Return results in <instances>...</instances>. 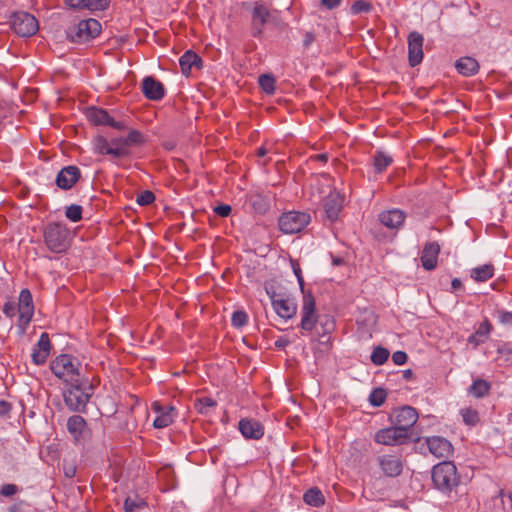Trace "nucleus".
I'll return each mask as SVG.
<instances>
[{
    "label": "nucleus",
    "instance_id": "c03bdc74",
    "mask_svg": "<svg viewBox=\"0 0 512 512\" xmlns=\"http://www.w3.org/2000/svg\"><path fill=\"white\" fill-rule=\"evenodd\" d=\"M110 146L112 149H120L123 151L122 158L130 154V150L127 147L125 137H116L111 139Z\"/></svg>",
    "mask_w": 512,
    "mask_h": 512
},
{
    "label": "nucleus",
    "instance_id": "09e8293b",
    "mask_svg": "<svg viewBox=\"0 0 512 512\" xmlns=\"http://www.w3.org/2000/svg\"><path fill=\"white\" fill-rule=\"evenodd\" d=\"M155 200V195L152 191L145 190L141 192L136 199L137 204L140 206H147Z\"/></svg>",
    "mask_w": 512,
    "mask_h": 512
},
{
    "label": "nucleus",
    "instance_id": "20e7f679",
    "mask_svg": "<svg viewBox=\"0 0 512 512\" xmlns=\"http://www.w3.org/2000/svg\"><path fill=\"white\" fill-rule=\"evenodd\" d=\"M432 481L443 493H449L459 484L456 466L450 461L435 465L432 469Z\"/></svg>",
    "mask_w": 512,
    "mask_h": 512
},
{
    "label": "nucleus",
    "instance_id": "412c9836",
    "mask_svg": "<svg viewBox=\"0 0 512 512\" xmlns=\"http://www.w3.org/2000/svg\"><path fill=\"white\" fill-rule=\"evenodd\" d=\"M324 212L326 218L330 222L338 219L339 213L342 209V198L336 192H331L324 200Z\"/></svg>",
    "mask_w": 512,
    "mask_h": 512
},
{
    "label": "nucleus",
    "instance_id": "a211bd4d",
    "mask_svg": "<svg viewBox=\"0 0 512 512\" xmlns=\"http://www.w3.org/2000/svg\"><path fill=\"white\" fill-rule=\"evenodd\" d=\"M239 431L246 439L258 440L264 435L263 425L252 418H243L239 421Z\"/></svg>",
    "mask_w": 512,
    "mask_h": 512
},
{
    "label": "nucleus",
    "instance_id": "e2e57ef3",
    "mask_svg": "<svg viewBox=\"0 0 512 512\" xmlns=\"http://www.w3.org/2000/svg\"><path fill=\"white\" fill-rule=\"evenodd\" d=\"M315 41V35L312 32H306L304 35L303 46L308 48Z\"/></svg>",
    "mask_w": 512,
    "mask_h": 512
},
{
    "label": "nucleus",
    "instance_id": "f257e3e1",
    "mask_svg": "<svg viewBox=\"0 0 512 512\" xmlns=\"http://www.w3.org/2000/svg\"><path fill=\"white\" fill-rule=\"evenodd\" d=\"M300 316L299 327L303 333H308L321 344H327L330 341V334L335 328L334 321L330 317L318 318L315 299L311 293L303 295Z\"/></svg>",
    "mask_w": 512,
    "mask_h": 512
},
{
    "label": "nucleus",
    "instance_id": "9d476101",
    "mask_svg": "<svg viewBox=\"0 0 512 512\" xmlns=\"http://www.w3.org/2000/svg\"><path fill=\"white\" fill-rule=\"evenodd\" d=\"M18 313V328L20 334H24L34 315L33 299L29 289L25 288L20 291Z\"/></svg>",
    "mask_w": 512,
    "mask_h": 512
},
{
    "label": "nucleus",
    "instance_id": "ea45409f",
    "mask_svg": "<svg viewBox=\"0 0 512 512\" xmlns=\"http://www.w3.org/2000/svg\"><path fill=\"white\" fill-rule=\"evenodd\" d=\"M82 206L77 204H71L66 207L65 216L72 222H78L82 219Z\"/></svg>",
    "mask_w": 512,
    "mask_h": 512
},
{
    "label": "nucleus",
    "instance_id": "58836bf2",
    "mask_svg": "<svg viewBox=\"0 0 512 512\" xmlns=\"http://www.w3.org/2000/svg\"><path fill=\"white\" fill-rule=\"evenodd\" d=\"M216 406V401L210 397H202L196 400L195 407L201 414H207L210 408Z\"/></svg>",
    "mask_w": 512,
    "mask_h": 512
},
{
    "label": "nucleus",
    "instance_id": "9b49d317",
    "mask_svg": "<svg viewBox=\"0 0 512 512\" xmlns=\"http://www.w3.org/2000/svg\"><path fill=\"white\" fill-rule=\"evenodd\" d=\"M410 438V434H406L403 429L395 425L378 430L374 436L376 443L388 446L405 444Z\"/></svg>",
    "mask_w": 512,
    "mask_h": 512
},
{
    "label": "nucleus",
    "instance_id": "8fccbe9b",
    "mask_svg": "<svg viewBox=\"0 0 512 512\" xmlns=\"http://www.w3.org/2000/svg\"><path fill=\"white\" fill-rule=\"evenodd\" d=\"M48 356H49L48 353H44L43 351L38 350L36 348L33 349V352L31 355L32 361L36 365H43L46 362Z\"/></svg>",
    "mask_w": 512,
    "mask_h": 512
},
{
    "label": "nucleus",
    "instance_id": "aec40b11",
    "mask_svg": "<svg viewBox=\"0 0 512 512\" xmlns=\"http://www.w3.org/2000/svg\"><path fill=\"white\" fill-rule=\"evenodd\" d=\"M405 218V212L396 208L383 211L379 214V221L389 229L400 228L403 225Z\"/></svg>",
    "mask_w": 512,
    "mask_h": 512
},
{
    "label": "nucleus",
    "instance_id": "5701e85b",
    "mask_svg": "<svg viewBox=\"0 0 512 512\" xmlns=\"http://www.w3.org/2000/svg\"><path fill=\"white\" fill-rule=\"evenodd\" d=\"M202 63L201 57L192 50L186 51L179 59L181 72L186 77L190 75L193 68L201 69Z\"/></svg>",
    "mask_w": 512,
    "mask_h": 512
},
{
    "label": "nucleus",
    "instance_id": "6e6d98bb",
    "mask_svg": "<svg viewBox=\"0 0 512 512\" xmlns=\"http://www.w3.org/2000/svg\"><path fill=\"white\" fill-rule=\"evenodd\" d=\"M231 206L227 204H221L214 208V212L220 217H228L231 213Z\"/></svg>",
    "mask_w": 512,
    "mask_h": 512
},
{
    "label": "nucleus",
    "instance_id": "a878e982",
    "mask_svg": "<svg viewBox=\"0 0 512 512\" xmlns=\"http://www.w3.org/2000/svg\"><path fill=\"white\" fill-rule=\"evenodd\" d=\"M86 117L94 125L109 126L112 120V117L106 110L97 107H89L86 110Z\"/></svg>",
    "mask_w": 512,
    "mask_h": 512
},
{
    "label": "nucleus",
    "instance_id": "7c9ffc66",
    "mask_svg": "<svg viewBox=\"0 0 512 512\" xmlns=\"http://www.w3.org/2000/svg\"><path fill=\"white\" fill-rule=\"evenodd\" d=\"M490 384L483 379L475 380L469 388V393L476 398H482L488 394Z\"/></svg>",
    "mask_w": 512,
    "mask_h": 512
},
{
    "label": "nucleus",
    "instance_id": "4468645a",
    "mask_svg": "<svg viewBox=\"0 0 512 512\" xmlns=\"http://www.w3.org/2000/svg\"><path fill=\"white\" fill-rule=\"evenodd\" d=\"M270 12L261 2H255L251 13L252 35L259 37L263 33L264 25L268 22Z\"/></svg>",
    "mask_w": 512,
    "mask_h": 512
},
{
    "label": "nucleus",
    "instance_id": "1a4fd4ad",
    "mask_svg": "<svg viewBox=\"0 0 512 512\" xmlns=\"http://www.w3.org/2000/svg\"><path fill=\"white\" fill-rule=\"evenodd\" d=\"M10 22L13 31L21 37H30L39 29L37 19L32 14L24 11L13 13Z\"/></svg>",
    "mask_w": 512,
    "mask_h": 512
},
{
    "label": "nucleus",
    "instance_id": "864d4df0",
    "mask_svg": "<svg viewBox=\"0 0 512 512\" xmlns=\"http://www.w3.org/2000/svg\"><path fill=\"white\" fill-rule=\"evenodd\" d=\"M408 356L404 351H396L392 355V361L396 365H403L407 362Z\"/></svg>",
    "mask_w": 512,
    "mask_h": 512
},
{
    "label": "nucleus",
    "instance_id": "4be33fe9",
    "mask_svg": "<svg viewBox=\"0 0 512 512\" xmlns=\"http://www.w3.org/2000/svg\"><path fill=\"white\" fill-rule=\"evenodd\" d=\"M440 246L437 242L427 243L422 251L421 262L424 269L430 271L437 266Z\"/></svg>",
    "mask_w": 512,
    "mask_h": 512
},
{
    "label": "nucleus",
    "instance_id": "774afa93",
    "mask_svg": "<svg viewBox=\"0 0 512 512\" xmlns=\"http://www.w3.org/2000/svg\"><path fill=\"white\" fill-rule=\"evenodd\" d=\"M451 286H452V289L453 290H457L459 288L462 287V282L460 281V279L458 278H454L452 281H451Z\"/></svg>",
    "mask_w": 512,
    "mask_h": 512
},
{
    "label": "nucleus",
    "instance_id": "338daca9",
    "mask_svg": "<svg viewBox=\"0 0 512 512\" xmlns=\"http://www.w3.org/2000/svg\"><path fill=\"white\" fill-rule=\"evenodd\" d=\"M497 352L499 354H506V353H510L511 352V348L508 344H503L502 346H500L498 349H497Z\"/></svg>",
    "mask_w": 512,
    "mask_h": 512
},
{
    "label": "nucleus",
    "instance_id": "0e129e2a",
    "mask_svg": "<svg viewBox=\"0 0 512 512\" xmlns=\"http://www.w3.org/2000/svg\"><path fill=\"white\" fill-rule=\"evenodd\" d=\"M109 126L117 130H125L127 128L124 121H115L113 118Z\"/></svg>",
    "mask_w": 512,
    "mask_h": 512
},
{
    "label": "nucleus",
    "instance_id": "e433bc0d",
    "mask_svg": "<svg viewBox=\"0 0 512 512\" xmlns=\"http://www.w3.org/2000/svg\"><path fill=\"white\" fill-rule=\"evenodd\" d=\"M250 201L254 210L259 214H264L269 208L268 201L260 194L252 195Z\"/></svg>",
    "mask_w": 512,
    "mask_h": 512
},
{
    "label": "nucleus",
    "instance_id": "473e14b6",
    "mask_svg": "<svg viewBox=\"0 0 512 512\" xmlns=\"http://www.w3.org/2000/svg\"><path fill=\"white\" fill-rule=\"evenodd\" d=\"M173 410L174 409L170 407L169 411H160L159 415L153 421V426L158 429L168 427L173 422V416L171 414ZM156 411L159 412L158 408H156Z\"/></svg>",
    "mask_w": 512,
    "mask_h": 512
},
{
    "label": "nucleus",
    "instance_id": "39448f33",
    "mask_svg": "<svg viewBox=\"0 0 512 512\" xmlns=\"http://www.w3.org/2000/svg\"><path fill=\"white\" fill-rule=\"evenodd\" d=\"M101 32V24L98 20L89 18L81 20L66 30L67 39L73 43H85L96 38Z\"/></svg>",
    "mask_w": 512,
    "mask_h": 512
},
{
    "label": "nucleus",
    "instance_id": "5fc2aeb1",
    "mask_svg": "<svg viewBox=\"0 0 512 512\" xmlns=\"http://www.w3.org/2000/svg\"><path fill=\"white\" fill-rule=\"evenodd\" d=\"M2 311L3 313L9 317V318H13L16 314V306H15V303L12 302V301H8L6 302L4 305H3V308H2Z\"/></svg>",
    "mask_w": 512,
    "mask_h": 512
},
{
    "label": "nucleus",
    "instance_id": "a18cd8bd",
    "mask_svg": "<svg viewBox=\"0 0 512 512\" xmlns=\"http://www.w3.org/2000/svg\"><path fill=\"white\" fill-rule=\"evenodd\" d=\"M108 6L109 0H86V9L90 11H102Z\"/></svg>",
    "mask_w": 512,
    "mask_h": 512
},
{
    "label": "nucleus",
    "instance_id": "0eeeda50",
    "mask_svg": "<svg viewBox=\"0 0 512 512\" xmlns=\"http://www.w3.org/2000/svg\"><path fill=\"white\" fill-rule=\"evenodd\" d=\"M276 314L285 319L293 318L297 313V303L294 299L282 293H277L273 287L265 288Z\"/></svg>",
    "mask_w": 512,
    "mask_h": 512
},
{
    "label": "nucleus",
    "instance_id": "a19ab883",
    "mask_svg": "<svg viewBox=\"0 0 512 512\" xmlns=\"http://www.w3.org/2000/svg\"><path fill=\"white\" fill-rule=\"evenodd\" d=\"M259 85L263 91L272 94L275 90V79L271 75L263 74L259 77Z\"/></svg>",
    "mask_w": 512,
    "mask_h": 512
},
{
    "label": "nucleus",
    "instance_id": "393cba45",
    "mask_svg": "<svg viewBox=\"0 0 512 512\" xmlns=\"http://www.w3.org/2000/svg\"><path fill=\"white\" fill-rule=\"evenodd\" d=\"M455 67L461 75L469 77L478 72L479 63L476 59L467 56L457 60Z\"/></svg>",
    "mask_w": 512,
    "mask_h": 512
},
{
    "label": "nucleus",
    "instance_id": "79ce46f5",
    "mask_svg": "<svg viewBox=\"0 0 512 512\" xmlns=\"http://www.w3.org/2000/svg\"><path fill=\"white\" fill-rule=\"evenodd\" d=\"M125 141L129 149L131 146L141 145L144 142V136L138 130H131L125 137Z\"/></svg>",
    "mask_w": 512,
    "mask_h": 512
},
{
    "label": "nucleus",
    "instance_id": "f03ea898",
    "mask_svg": "<svg viewBox=\"0 0 512 512\" xmlns=\"http://www.w3.org/2000/svg\"><path fill=\"white\" fill-rule=\"evenodd\" d=\"M93 395V386L87 379L69 383L63 391L65 405L70 411L83 412Z\"/></svg>",
    "mask_w": 512,
    "mask_h": 512
},
{
    "label": "nucleus",
    "instance_id": "6ab92c4d",
    "mask_svg": "<svg viewBox=\"0 0 512 512\" xmlns=\"http://www.w3.org/2000/svg\"><path fill=\"white\" fill-rule=\"evenodd\" d=\"M142 92L149 100L158 101L164 97L165 89L160 81L147 76L142 81Z\"/></svg>",
    "mask_w": 512,
    "mask_h": 512
},
{
    "label": "nucleus",
    "instance_id": "c85d7f7f",
    "mask_svg": "<svg viewBox=\"0 0 512 512\" xmlns=\"http://www.w3.org/2000/svg\"><path fill=\"white\" fill-rule=\"evenodd\" d=\"M85 426L86 421L80 415H73L67 420V430L75 439L81 436Z\"/></svg>",
    "mask_w": 512,
    "mask_h": 512
},
{
    "label": "nucleus",
    "instance_id": "b1692460",
    "mask_svg": "<svg viewBox=\"0 0 512 512\" xmlns=\"http://www.w3.org/2000/svg\"><path fill=\"white\" fill-rule=\"evenodd\" d=\"M491 331L492 325L488 319H485L479 324L476 331L468 337L467 342L476 348L488 339Z\"/></svg>",
    "mask_w": 512,
    "mask_h": 512
},
{
    "label": "nucleus",
    "instance_id": "423d86ee",
    "mask_svg": "<svg viewBox=\"0 0 512 512\" xmlns=\"http://www.w3.org/2000/svg\"><path fill=\"white\" fill-rule=\"evenodd\" d=\"M44 241L53 253H63L70 246L69 230L60 223H50L44 230Z\"/></svg>",
    "mask_w": 512,
    "mask_h": 512
},
{
    "label": "nucleus",
    "instance_id": "680f3d73",
    "mask_svg": "<svg viewBox=\"0 0 512 512\" xmlns=\"http://www.w3.org/2000/svg\"><path fill=\"white\" fill-rule=\"evenodd\" d=\"M291 341L286 337H279L274 345L278 349H285L288 345H290Z\"/></svg>",
    "mask_w": 512,
    "mask_h": 512
},
{
    "label": "nucleus",
    "instance_id": "c756f323",
    "mask_svg": "<svg viewBox=\"0 0 512 512\" xmlns=\"http://www.w3.org/2000/svg\"><path fill=\"white\" fill-rule=\"evenodd\" d=\"M303 500L310 506L319 507L324 504V495L320 489L313 487L304 493Z\"/></svg>",
    "mask_w": 512,
    "mask_h": 512
},
{
    "label": "nucleus",
    "instance_id": "603ef678",
    "mask_svg": "<svg viewBox=\"0 0 512 512\" xmlns=\"http://www.w3.org/2000/svg\"><path fill=\"white\" fill-rule=\"evenodd\" d=\"M18 492V487L15 484H5L0 489V495L5 497L13 496Z\"/></svg>",
    "mask_w": 512,
    "mask_h": 512
},
{
    "label": "nucleus",
    "instance_id": "cd10ccee",
    "mask_svg": "<svg viewBox=\"0 0 512 512\" xmlns=\"http://www.w3.org/2000/svg\"><path fill=\"white\" fill-rule=\"evenodd\" d=\"M494 275V266L492 264H484L471 269L470 276L476 282H486Z\"/></svg>",
    "mask_w": 512,
    "mask_h": 512
},
{
    "label": "nucleus",
    "instance_id": "4d7b16f0",
    "mask_svg": "<svg viewBox=\"0 0 512 512\" xmlns=\"http://www.w3.org/2000/svg\"><path fill=\"white\" fill-rule=\"evenodd\" d=\"M65 3L73 9H86V0H65Z\"/></svg>",
    "mask_w": 512,
    "mask_h": 512
},
{
    "label": "nucleus",
    "instance_id": "f3484780",
    "mask_svg": "<svg viewBox=\"0 0 512 512\" xmlns=\"http://www.w3.org/2000/svg\"><path fill=\"white\" fill-rule=\"evenodd\" d=\"M378 463L387 477H397L403 470L402 460L396 455H382L378 458Z\"/></svg>",
    "mask_w": 512,
    "mask_h": 512
},
{
    "label": "nucleus",
    "instance_id": "4c0bfd02",
    "mask_svg": "<svg viewBox=\"0 0 512 512\" xmlns=\"http://www.w3.org/2000/svg\"><path fill=\"white\" fill-rule=\"evenodd\" d=\"M460 413H461L463 422L466 425L475 426L480 420L479 414L475 409L464 408V409H461Z\"/></svg>",
    "mask_w": 512,
    "mask_h": 512
},
{
    "label": "nucleus",
    "instance_id": "de8ad7c7",
    "mask_svg": "<svg viewBox=\"0 0 512 512\" xmlns=\"http://www.w3.org/2000/svg\"><path fill=\"white\" fill-rule=\"evenodd\" d=\"M35 348L38 349V350L43 351L44 353L50 354L51 343H50V338H49L48 333L43 332L40 335V338H39Z\"/></svg>",
    "mask_w": 512,
    "mask_h": 512
},
{
    "label": "nucleus",
    "instance_id": "2eb2a0df",
    "mask_svg": "<svg viewBox=\"0 0 512 512\" xmlns=\"http://www.w3.org/2000/svg\"><path fill=\"white\" fill-rule=\"evenodd\" d=\"M81 177L80 169L75 165L63 167L57 174L56 185L63 190L71 189Z\"/></svg>",
    "mask_w": 512,
    "mask_h": 512
},
{
    "label": "nucleus",
    "instance_id": "ddd939ff",
    "mask_svg": "<svg viewBox=\"0 0 512 512\" xmlns=\"http://www.w3.org/2000/svg\"><path fill=\"white\" fill-rule=\"evenodd\" d=\"M418 420V413L411 406H404L395 412L394 425L411 435V429Z\"/></svg>",
    "mask_w": 512,
    "mask_h": 512
},
{
    "label": "nucleus",
    "instance_id": "37998d69",
    "mask_svg": "<svg viewBox=\"0 0 512 512\" xmlns=\"http://www.w3.org/2000/svg\"><path fill=\"white\" fill-rule=\"evenodd\" d=\"M247 321H248V316H247L246 312L241 311V310L233 312L232 317H231V323L234 327H236V328L243 327L244 325H246Z\"/></svg>",
    "mask_w": 512,
    "mask_h": 512
},
{
    "label": "nucleus",
    "instance_id": "bb28decb",
    "mask_svg": "<svg viewBox=\"0 0 512 512\" xmlns=\"http://www.w3.org/2000/svg\"><path fill=\"white\" fill-rule=\"evenodd\" d=\"M95 151L101 155H111L115 158H122L123 151L120 149H112L110 142L101 135L94 138Z\"/></svg>",
    "mask_w": 512,
    "mask_h": 512
},
{
    "label": "nucleus",
    "instance_id": "7ed1b4c3",
    "mask_svg": "<svg viewBox=\"0 0 512 512\" xmlns=\"http://www.w3.org/2000/svg\"><path fill=\"white\" fill-rule=\"evenodd\" d=\"M52 373L65 383H74L82 379L80 369L81 363L79 359L73 355L61 354L53 359L50 363Z\"/></svg>",
    "mask_w": 512,
    "mask_h": 512
},
{
    "label": "nucleus",
    "instance_id": "f704fd0d",
    "mask_svg": "<svg viewBox=\"0 0 512 512\" xmlns=\"http://www.w3.org/2000/svg\"><path fill=\"white\" fill-rule=\"evenodd\" d=\"M387 392L383 388H375L369 395V403L374 407H380L386 400Z\"/></svg>",
    "mask_w": 512,
    "mask_h": 512
},
{
    "label": "nucleus",
    "instance_id": "13d9d810",
    "mask_svg": "<svg viewBox=\"0 0 512 512\" xmlns=\"http://www.w3.org/2000/svg\"><path fill=\"white\" fill-rule=\"evenodd\" d=\"M11 404L5 400H0V416H9L11 411Z\"/></svg>",
    "mask_w": 512,
    "mask_h": 512
},
{
    "label": "nucleus",
    "instance_id": "c9c22d12",
    "mask_svg": "<svg viewBox=\"0 0 512 512\" xmlns=\"http://www.w3.org/2000/svg\"><path fill=\"white\" fill-rule=\"evenodd\" d=\"M146 505V502L138 497H127L124 501V510L125 512H135Z\"/></svg>",
    "mask_w": 512,
    "mask_h": 512
},
{
    "label": "nucleus",
    "instance_id": "49530a36",
    "mask_svg": "<svg viewBox=\"0 0 512 512\" xmlns=\"http://www.w3.org/2000/svg\"><path fill=\"white\" fill-rule=\"evenodd\" d=\"M371 9V4L364 0H356L351 6V11L353 14L367 13Z\"/></svg>",
    "mask_w": 512,
    "mask_h": 512
},
{
    "label": "nucleus",
    "instance_id": "052dcab7",
    "mask_svg": "<svg viewBox=\"0 0 512 512\" xmlns=\"http://www.w3.org/2000/svg\"><path fill=\"white\" fill-rule=\"evenodd\" d=\"M341 3V0H321V5L325 8L332 10L338 7Z\"/></svg>",
    "mask_w": 512,
    "mask_h": 512
},
{
    "label": "nucleus",
    "instance_id": "69168bd1",
    "mask_svg": "<svg viewBox=\"0 0 512 512\" xmlns=\"http://www.w3.org/2000/svg\"><path fill=\"white\" fill-rule=\"evenodd\" d=\"M64 474L68 478L74 477L75 474H76V467L73 466V465H69V466L64 467Z\"/></svg>",
    "mask_w": 512,
    "mask_h": 512
},
{
    "label": "nucleus",
    "instance_id": "6e6552de",
    "mask_svg": "<svg viewBox=\"0 0 512 512\" xmlns=\"http://www.w3.org/2000/svg\"><path fill=\"white\" fill-rule=\"evenodd\" d=\"M310 221L311 217L308 213L289 211L280 216L278 225L284 234H296L301 232Z\"/></svg>",
    "mask_w": 512,
    "mask_h": 512
},
{
    "label": "nucleus",
    "instance_id": "3c124183",
    "mask_svg": "<svg viewBox=\"0 0 512 512\" xmlns=\"http://www.w3.org/2000/svg\"><path fill=\"white\" fill-rule=\"evenodd\" d=\"M498 321L503 325H512V312L497 310Z\"/></svg>",
    "mask_w": 512,
    "mask_h": 512
},
{
    "label": "nucleus",
    "instance_id": "dca6fc26",
    "mask_svg": "<svg viewBox=\"0 0 512 512\" xmlns=\"http://www.w3.org/2000/svg\"><path fill=\"white\" fill-rule=\"evenodd\" d=\"M426 444L429 452L436 458H448L453 452L452 444L440 436L426 438Z\"/></svg>",
    "mask_w": 512,
    "mask_h": 512
},
{
    "label": "nucleus",
    "instance_id": "f8f14e48",
    "mask_svg": "<svg viewBox=\"0 0 512 512\" xmlns=\"http://www.w3.org/2000/svg\"><path fill=\"white\" fill-rule=\"evenodd\" d=\"M424 37L417 31L408 35V60L412 67L417 66L423 60Z\"/></svg>",
    "mask_w": 512,
    "mask_h": 512
},
{
    "label": "nucleus",
    "instance_id": "2f4dec72",
    "mask_svg": "<svg viewBox=\"0 0 512 512\" xmlns=\"http://www.w3.org/2000/svg\"><path fill=\"white\" fill-rule=\"evenodd\" d=\"M392 162L393 158L383 151H377L374 155V168L377 173H382Z\"/></svg>",
    "mask_w": 512,
    "mask_h": 512
},
{
    "label": "nucleus",
    "instance_id": "bf43d9fd",
    "mask_svg": "<svg viewBox=\"0 0 512 512\" xmlns=\"http://www.w3.org/2000/svg\"><path fill=\"white\" fill-rule=\"evenodd\" d=\"M293 271H294V274L296 275L297 277V280L299 282V285H300V288H301V291L304 293V279H303V276L301 274V269L300 267L296 264L294 265L293 264Z\"/></svg>",
    "mask_w": 512,
    "mask_h": 512
},
{
    "label": "nucleus",
    "instance_id": "72a5a7b5",
    "mask_svg": "<svg viewBox=\"0 0 512 512\" xmlns=\"http://www.w3.org/2000/svg\"><path fill=\"white\" fill-rule=\"evenodd\" d=\"M389 355L390 353L388 349L382 346H377L373 349L370 359L373 364L380 366L383 365L388 360Z\"/></svg>",
    "mask_w": 512,
    "mask_h": 512
}]
</instances>
